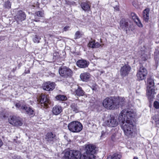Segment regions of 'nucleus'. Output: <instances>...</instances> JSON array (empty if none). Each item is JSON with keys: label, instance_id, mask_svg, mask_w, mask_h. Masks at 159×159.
<instances>
[{"label": "nucleus", "instance_id": "58836bf2", "mask_svg": "<svg viewBox=\"0 0 159 159\" xmlns=\"http://www.w3.org/2000/svg\"><path fill=\"white\" fill-rule=\"evenodd\" d=\"M148 58V56L146 54H144L143 55H142V60L143 61L147 60Z\"/></svg>", "mask_w": 159, "mask_h": 159}, {"label": "nucleus", "instance_id": "ddd939ff", "mask_svg": "<svg viewBox=\"0 0 159 159\" xmlns=\"http://www.w3.org/2000/svg\"><path fill=\"white\" fill-rule=\"evenodd\" d=\"M129 21L124 19H122L120 21V27L123 30L127 31L130 30L131 25L129 24Z\"/></svg>", "mask_w": 159, "mask_h": 159}, {"label": "nucleus", "instance_id": "20e7f679", "mask_svg": "<svg viewBox=\"0 0 159 159\" xmlns=\"http://www.w3.org/2000/svg\"><path fill=\"white\" fill-rule=\"evenodd\" d=\"M67 127L69 130L73 133L79 132L83 128L82 124L78 121H73L70 123Z\"/></svg>", "mask_w": 159, "mask_h": 159}, {"label": "nucleus", "instance_id": "72a5a7b5", "mask_svg": "<svg viewBox=\"0 0 159 159\" xmlns=\"http://www.w3.org/2000/svg\"><path fill=\"white\" fill-rule=\"evenodd\" d=\"M155 120L157 127L159 125V115H156L155 116Z\"/></svg>", "mask_w": 159, "mask_h": 159}, {"label": "nucleus", "instance_id": "f3484780", "mask_svg": "<svg viewBox=\"0 0 159 159\" xmlns=\"http://www.w3.org/2000/svg\"><path fill=\"white\" fill-rule=\"evenodd\" d=\"M72 157L71 159H85L84 155L82 156L81 153L79 151L72 150Z\"/></svg>", "mask_w": 159, "mask_h": 159}, {"label": "nucleus", "instance_id": "6e6552de", "mask_svg": "<svg viewBox=\"0 0 159 159\" xmlns=\"http://www.w3.org/2000/svg\"><path fill=\"white\" fill-rule=\"evenodd\" d=\"M45 139L47 142L51 144L57 143L59 142V138L52 132L48 133L46 135Z\"/></svg>", "mask_w": 159, "mask_h": 159}, {"label": "nucleus", "instance_id": "4be33fe9", "mask_svg": "<svg viewBox=\"0 0 159 159\" xmlns=\"http://www.w3.org/2000/svg\"><path fill=\"white\" fill-rule=\"evenodd\" d=\"M62 111V107L59 105L55 106L53 107L52 110L53 113L56 115L59 114Z\"/></svg>", "mask_w": 159, "mask_h": 159}, {"label": "nucleus", "instance_id": "c756f323", "mask_svg": "<svg viewBox=\"0 0 159 159\" xmlns=\"http://www.w3.org/2000/svg\"><path fill=\"white\" fill-rule=\"evenodd\" d=\"M11 6V3L8 0H6L3 4V7L5 9H10Z\"/></svg>", "mask_w": 159, "mask_h": 159}, {"label": "nucleus", "instance_id": "f704fd0d", "mask_svg": "<svg viewBox=\"0 0 159 159\" xmlns=\"http://www.w3.org/2000/svg\"><path fill=\"white\" fill-rule=\"evenodd\" d=\"M41 39L40 37H38L37 35H35L33 39V41L35 43H39Z\"/></svg>", "mask_w": 159, "mask_h": 159}, {"label": "nucleus", "instance_id": "bb28decb", "mask_svg": "<svg viewBox=\"0 0 159 159\" xmlns=\"http://www.w3.org/2000/svg\"><path fill=\"white\" fill-rule=\"evenodd\" d=\"M72 150L66 151L65 152L64 157L66 159H71Z\"/></svg>", "mask_w": 159, "mask_h": 159}, {"label": "nucleus", "instance_id": "a19ab883", "mask_svg": "<svg viewBox=\"0 0 159 159\" xmlns=\"http://www.w3.org/2000/svg\"><path fill=\"white\" fill-rule=\"evenodd\" d=\"M16 106L17 107L20 108H19L20 109H20V108H21V106L20 104V103L19 102L17 103L16 104Z\"/></svg>", "mask_w": 159, "mask_h": 159}, {"label": "nucleus", "instance_id": "c03bdc74", "mask_svg": "<svg viewBox=\"0 0 159 159\" xmlns=\"http://www.w3.org/2000/svg\"><path fill=\"white\" fill-rule=\"evenodd\" d=\"M2 140L0 139V148L2 146Z\"/></svg>", "mask_w": 159, "mask_h": 159}, {"label": "nucleus", "instance_id": "473e14b6", "mask_svg": "<svg viewBox=\"0 0 159 159\" xmlns=\"http://www.w3.org/2000/svg\"><path fill=\"white\" fill-rule=\"evenodd\" d=\"M115 100H118L119 104L117 105V107H118L119 106H122L125 103L124 99L123 98H120L119 99H115Z\"/></svg>", "mask_w": 159, "mask_h": 159}, {"label": "nucleus", "instance_id": "f03ea898", "mask_svg": "<svg viewBox=\"0 0 159 159\" xmlns=\"http://www.w3.org/2000/svg\"><path fill=\"white\" fill-rule=\"evenodd\" d=\"M118 100L111 97L106 98L103 101L104 107L108 109H114L117 108L119 104Z\"/></svg>", "mask_w": 159, "mask_h": 159}, {"label": "nucleus", "instance_id": "5701e85b", "mask_svg": "<svg viewBox=\"0 0 159 159\" xmlns=\"http://www.w3.org/2000/svg\"><path fill=\"white\" fill-rule=\"evenodd\" d=\"M90 75L88 73H84L80 75V78L84 81L87 82L89 80Z\"/></svg>", "mask_w": 159, "mask_h": 159}, {"label": "nucleus", "instance_id": "423d86ee", "mask_svg": "<svg viewBox=\"0 0 159 159\" xmlns=\"http://www.w3.org/2000/svg\"><path fill=\"white\" fill-rule=\"evenodd\" d=\"M70 91L72 94L76 96H83L85 93L82 88L76 84H74L71 86Z\"/></svg>", "mask_w": 159, "mask_h": 159}, {"label": "nucleus", "instance_id": "c9c22d12", "mask_svg": "<svg viewBox=\"0 0 159 159\" xmlns=\"http://www.w3.org/2000/svg\"><path fill=\"white\" fill-rule=\"evenodd\" d=\"M59 53L58 52H55L53 54V59L54 60H57L59 57Z\"/></svg>", "mask_w": 159, "mask_h": 159}, {"label": "nucleus", "instance_id": "39448f33", "mask_svg": "<svg viewBox=\"0 0 159 159\" xmlns=\"http://www.w3.org/2000/svg\"><path fill=\"white\" fill-rule=\"evenodd\" d=\"M48 96L43 94L39 95L37 97L38 103L41 107H47L48 104L50 103V101L48 98Z\"/></svg>", "mask_w": 159, "mask_h": 159}, {"label": "nucleus", "instance_id": "79ce46f5", "mask_svg": "<svg viewBox=\"0 0 159 159\" xmlns=\"http://www.w3.org/2000/svg\"><path fill=\"white\" fill-rule=\"evenodd\" d=\"M115 134H112L111 136V139L113 141H114L115 140Z\"/></svg>", "mask_w": 159, "mask_h": 159}, {"label": "nucleus", "instance_id": "f8f14e48", "mask_svg": "<svg viewBox=\"0 0 159 159\" xmlns=\"http://www.w3.org/2000/svg\"><path fill=\"white\" fill-rule=\"evenodd\" d=\"M26 15L25 12L22 11L20 10L17 11L16 15L15 16V19L18 24H20L26 19Z\"/></svg>", "mask_w": 159, "mask_h": 159}, {"label": "nucleus", "instance_id": "cd10ccee", "mask_svg": "<svg viewBox=\"0 0 159 159\" xmlns=\"http://www.w3.org/2000/svg\"><path fill=\"white\" fill-rule=\"evenodd\" d=\"M82 9L84 11H88L90 10V7L89 4L86 2H83L81 4Z\"/></svg>", "mask_w": 159, "mask_h": 159}, {"label": "nucleus", "instance_id": "2f4dec72", "mask_svg": "<svg viewBox=\"0 0 159 159\" xmlns=\"http://www.w3.org/2000/svg\"><path fill=\"white\" fill-rule=\"evenodd\" d=\"M148 87L149 86V87H154V80L152 78H149L148 79Z\"/></svg>", "mask_w": 159, "mask_h": 159}, {"label": "nucleus", "instance_id": "37998d69", "mask_svg": "<svg viewBox=\"0 0 159 159\" xmlns=\"http://www.w3.org/2000/svg\"><path fill=\"white\" fill-rule=\"evenodd\" d=\"M101 133H102V134L101 136V137H102V136H103L105 135V132H104V131H102Z\"/></svg>", "mask_w": 159, "mask_h": 159}, {"label": "nucleus", "instance_id": "aec40b11", "mask_svg": "<svg viewBox=\"0 0 159 159\" xmlns=\"http://www.w3.org/2000/svg\"><path fill=\"white\" fill-rule=\"evenodd\" d=\"M76 65L80 68H84L88 66L89 62L85 60H80L77 61Z\"/></svg>", "mask_w": 159, "mask_h": 159}, {"label": "nucleus", "instance_id": "a211bd4d", "mask_svg": "<svg viewBox=\"0 0 159 159\" xmlns=\"http://www.w3.org/2000/svg\"><path fill=\"white\" fill-rule=\"evenodd\" d=\"M131 16L132 19L139 27H142V24L139 17L134 12L131 13Z\"/></svg>", "mask_w": 159, "mask_h": 159}, {"label": "nucleus", "instance_id": "a878e982", "mask_svg": "<svg viewBox=\"0 0 159 159\" xmlns=\"http://www.w3.org/2000/svg\"><path fill=\"white\" fill-rule=\"evenodd\" d=\"M70 107L71 110L75 113H76L79 112V107L78 106L76 103H72Z\"/></svg>", "mask_w": 159, "mask_h": 159}, {"label": "nucleus", "instance_id": "de8ad7c7", "mask_svg": "<svg viewBox=\"0 0 159 159\" xmlns=\"http://www.w3.org/2000/svg\"><path fill=\"white\" fill-rule=\"evenodd\" d=\"M30 70H28V72H26V73H29L30 72Z\"/></svg>", "mask_w": 159, "mask_h": 159}, {"label": "nucleus", "instance_id": "7c9ffc66", "mask_svg": "<svg viewBox=\"0 0 159 159\" xmlns=\"http://www.w3.org/2000/svg\"><path fill=\"white\" fill-rule=\"evenodd\" d=\"M55 98L57 100L61 101H64L67 99V98L65 96L61 95H57Z\"/></svg>", "mask_w": 159, "mask_h": 159}, {"label": "nucleus", "instance_id": "2eb2a0df", "mask_svg": "<svg viewBox=\"0 0 159 159\" xmlns=\"http://www.w3.org/2000/svg\"><path fill=\"white\" fill-rule=\"evenodd\" d=\"M55 86L54 83L48 81L44 83L43 88L44 90L47 91H51L54 89Z\"/></svg>", "mask_w": 159, "mask_h": 159}, {"label": "nucleus", "instance_id": "e433bc0d", "mask_svg": "<svg viewBox=\"0 0 159 159\" xmlns=\"http://www.w3.org/2000/svg\"><path fill=\"white\" fill-rule=\"evenodd\" d=\"M80 37L81 35L80 34V33L79 31H77L75 33L74 39H79L80 38Z\"/></svg>", "mask_w": 159, "mask_h": 159}, {"label": "nucleus", "instance_id": "9b49d317", "mask_svg": "<svg viewBox=\"0 0 159 159\" xmlns=\"http://www.w3.org/2000/svg\"><path fill=\"white\" fill-rule=\"evenodd\" d=\"M147 74V70L144 67L142 66L140 67L136 75L139 80H142L146 78Z\"/></svg>", "mask_w": 159, "mask_h": 159}, {"label": "nucleus", "instance_id": "dca6fc26", "mask_svg": "<svg viewBox=\"0 0 159 159\" xmlns=\"http://www.w3.org/2000/svg\"><path fill=\"white\" fill-rule=\"evenodd\" d=\"M154 88V87H149V86L147 87V94L149 99H152L154 97V95L156 93Z\"/></svg>", "mask_w": 159, "mask_h": 159}, {"label": "nucleus", "instance_id": "f257e3e1", "mask_svg": "<svg viewBox=\"0 0 159 159\" xmlns=\"http://www.w3.org/2000/svg\"><path fill=\"white\" fill-rule=\"evenodd\" d=\"M136 115L133 110L125 109L122 111L119 116V121L125 134L129 137L132 136L135 133V126L133 124V118Z\"/></svg>", "mask_w": 159, "mask_h": 159}, {"label": "nucleus", "instance_id": "393cba45", "mask_svg": "<svg viewBox=\"0 0 159 159\" xmlns=\"http://www.w3.org/2000/svg\"><path fill=\"white\" fill-rule=\"evenodd\" d=\"M121 157V154L120 153L117 152L108 155L107 159H120Z\"/></svg>", "mask_w": 159, "mask_h": 159}, {"label": "nucleus", "instance_id": "412c9836", "mask_svg": "<svg viewBox=\"0 0 159 159\" xmlns=\"http://www.w3.org/2000/svg\"><path fill=\"white\" fill-rule=\"evenodd\" d=\"M149 9L147 8L144 10L143 11V19L146 22H148L149 21Z\"/></svg>", "mask_w": 159, "mask_h": 159}, {"label": "nucleus", "instance_id": "49530a36", "mask_svg": "<svg viewBox=\"0 0 159 159\" xmlns=\"http://www.w3.org/2000/svg\"><path fill=\"white\" fill-rule=\"evenodd\" d=\"M35 21L36 22H38L39 21V20H35Z\"/></svg>", "mask_w": 159, "mask_h": 159}, {"label": "nucleus", "instance_id": "1a4fd4ad", "mask_svg": "<svg viewBox=\"0 0 159 159\" xmlns=\"http://www.w3.org/2000/svg\"><path fill=\"white\" fill-rule=\"evenodd\" d=\"M105 124L109 127H114L117 125L118 122L117 118L113 116H110L107 118V120L105 122Z\"/></svg>", "mask_w": 159, "mask_h": 159}, {"label": "nucleus", "instance_id": "4468645a", "mask_svg": "<svg viewBox=\"0 0 159 159\" xmlns=\"http://www.w3.org/2000/svg\"><path fill=\"white\" fill-rule=\"evenodd\" d=\"M131 70V67L129 65L127 64L125 65L120 68V75L122 77L127 76L128 75Z\"/></svg>", "mask_w": 159, "mask_h": 159}, {"label": "nucleus", "instance_id": "7ed1b4c3", "mask_svg": "<svg viewBox=\"0 0 159 159\" xmlns=\"http://www.w3.org/2000/svg\"><path fill=\"white\" fill-rule=\"evenodd\" d=\"M95 146L92 144L86 146L85 149V152L83 154L85 159H95L94 155L95 152Z\"/></svg>", "mask_w": 159, "mask_h": 159}, {"label": "nucleus", "instance_id": "c85d7f7f", "mask_svg": "<svg viewBox=\"0 0 159 159\" xmlns=\"http://www.w3.org/2000/svg\"><path fill=\"white\" fill-rule=\"evenodd\" d=\"M34 16L35 19H39L43 16V13L41 11H38L35 13Z\"/></svg>", "mask_w": 159, "mask_h": 159}, {"label": "nucleus", "instance_id": "6ab92c4d", "mask_svg": "<svg viewBox=\"0 0 159 159\" xmlns=\"http://www.w3.org/2000/svg\"><path fill=\"white\" fill-rule=\"evenodd\" d=\"M20 109L25 111L26 113L30 116H33L34 115V111L32 108L30 107H28L26 105L21 106Z\"/></svg>", "mask_w": 159, "mask_h": 159}, {"label": "nucleus", "instance_id": "b1692460", "mask_svg": "<svg viewBox=\"0 0 159 159\" xmlns=\"http://www.w3.org/2000/svg\"><path fill=\"white\" fill-rule=\"evenodd\" d=\"M88 45L89 47L92 48H99L101 46L99 43H95V40H92L89 42Z\"/></svg>", "mask_w": 159, "mask_h": 159}, {"label": "nucleus", "instance_id": "9d476101", "mask_svg": "<svg viewBox=\"0 0 159 159\" xmlns=\"http://www.w3.org/2000/svg\"><path fill=\"white\" fill-rule=\"evenodd\" d=\"M59 72L61 76L66 78L70 77L72 74L71 70L66 67H60L59 69Z\"/></svg>", "mask_w": 159, "mask_h": 159}, {"label": "nucleus", "instance_id": "ea45409f", "mask_svg": "<svg viewBox=\"0 0 159 159\" xmlns=\"http://www.w3.org/2000/svg\"><path fill=\"white\" fill-rule=\"evenodd\" d=\"M70 26H66L64 28V30L65 31H66L69 30L70 29Z\"/></svg>", "mask_w": 159, "mask_h": 159}, {"label": "nucleus", "instance_id": "0eeeda50", "mask_svg": "<svg viewBox=\"0 0 159 159\" xmlns=\"http://www.w3.org/2000/svg\"><path fill=\"white\" fill-rule=\"evenodd\" d=\"M9 122L10 124L17 127L21 126L23 124L22 120L20 117L15 116H10Z\"/></svg>", "mask_w": 159, "mask_h": 159}, {"label": "nucleus", "instance_id": "4c0bfd02", "mask_svg": "<svg viewBox=\"0 0 159 159\" xmlns=\"http://www.w3.org/2000/svg\"><path fill=\"white\" fill-rule=\"evenodd\" d=\"M153 105L154 107L155 108L157 109L159 108V102L157 101H155L154 102Z\"/></svg>", "mask_w": 159, "mask_h": 159}, {"label": "nucleus", "instance_id": "a18cd8bd", "mask_svg": "<svg viewBox=\"0 0 159 159\" xmlns=\"http://www.w3.org/2000/svg\"><path fill=\"white\" fill-rule=\"evenodd\" d=\"M133 159H139L138 157H134Z\"/></svg>", "mask_w": 159, "mask_h": 159}]
</instances>
